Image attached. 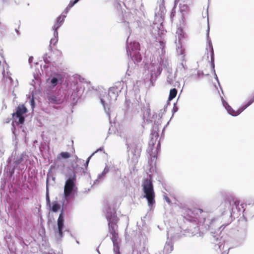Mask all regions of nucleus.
<instances>
[{
    "label": "nucleus",
    "mask_w": 254,
    "mask_h": 254,
    "mask_svg": "<svg viewBox=\"0 0 254 254\" xmlns=\"http://www.w3.org/2000/svg\"><path fill=\"white\" fill-rule=\"evenodd\" d=\"M159 5L156 7L155 11V16L162 18L165 13L166 9L164 5V0L158 2Z\"/></svg>",
    "instance_id": "obj_9"
},
{
    "label": "nucleus",
    "mask_w": 254,
    "mask_h": 254,
    "mask_svg": "<svg viewBox=\"0 0 254 254\" xmlns=\"http://www.w3.org/2000/svg\"><path fill=\"white\" fill-rule=\"evenodd\" d=\"M15 32H18L19 31H18V30L17 29H15Z\"/></svg>",
    "instance_id": "obj_33"
},
{
    "label": "nucleus",
    "mask_w": 254,
    "mask_h": 254,
    "mask_svg": "<svg viewBox=\"0 0 254 254\" xmlns=\"http://www.w3.org/2000/svg\"><path fill=\"white\" fill-rule=\"evenodd\" d=\"M52 204L51 209L54 212H57L61 208L60 204L57 201L53 202Z\"/></svg>",
    "instance_id": "obj_15"
},
{
    "label": "nucleus",
    "mask_w": 254,
    "mask_h": 254,
    "mask_svg": "<svg viewBox=\"0 0 254 254\" xmlns=\"http://www.w3.org/2000/svg\"><path fill=\"white\" fill-rule=\"evenodd\" d=\"M226 110L228 112L233 116H236L239 115L242 111H243L245 109H244V106L241 108L237 111H235L233 110L231 106L228 105H227V106L225 107Z\"/></svg>",
    "instance_id": "obj_11"
},
{
    "label": "nucleus",
    "mask_w": 254,
    "mask_h": 254,
    "mask_svg": "<svg viewBox=\"0 0 254 254\" xmlns=\"http://www.w3.org/2000/svg\"><path fill=\"white\" fill-rule=\"evenodd\" d=\"M27 112V109L23 104H19L16 108L15 112L12 113V118L16 125L22 124L25 121L24 115Z\"/></svg>",
    "instance_id": "obj_5"
},
{
    "label": "nucleus",
    "mask_w": 254,
    "mask_h": 254,
    "mask_svg": "<svg viewBox=\"0 0 254 254\" xmlns=\"http://www.w3.org/2000/svg\"><path fill=\"white\" fill-rule=\"evenodd\" d=\"M177 90L176 88H173L170 90L169 96V100L171 101L174 99L177 95Z\"/></svg>",
    "instance_id": "obj_14"
},
{
    "label": "nucleus",
    "mask_w": 254,
    "mask_h": 254,
    "mask_svg": "<svg viewBox=\"0 0 254 254\" xmlns=\"http://www.w3.org/2000/svg\"><path fill=\"white\" fill-rule=\"evenodd\" d=\"M57 222L58 233L60 237H62L63 236V230L64 227V212L63 209L61 211Z\"/></svg>",
    "instance_id": "obj_7"
},
{
    "label": "nucleus",
    "mask_w": 254,
    "mask_h": 254,
    "mask_svg": "<svg viewBox=\"0 0 254 254\" xmlns=\"http://www.w3.org/2000/svg\"><path fill=\"white\" fill-rule=\"evenodd\" d=\"M206 14H207V15L208 16V9H207Z\"/></svg>",
    "instance_id": "obj_34"
},
{
    "label": "nucleus",
    "mask_w": 254,
    "mask_h": 254,
    "mask_svg": "<svg viewBox=\"0 0 254 254\" xmlns=\"http://www.w3.org/2000/svg\"><path fill=\"white\" fill-rule=\"evenodd\" d=\"M66 17V15H64L62 14L60 15L57 19V22L55 24H54L52 27L53 30L55 32H57L58 28L61 26L64 20V18Z\"/></svg>",
    "instance_id": "obj_10"
},
{
    "label": "nucleus",
    "mask_w": 254,
    "mask_h": 254,
    "mask_svg": "<svg viewBox=\"0 0 254 254\" xmlns=\"http://www.w3.org/2000/svg\"><path fill=\"white\" fill-rule=\"evenodd\" d=\"M57 77H53L51 80V83L53 87L58 84L59 81H62L63 78V75L60 74H57Z\"/></svg>",
    "instance_id": "obj_12"
},
{
    "label": "nucleus",
    "mask_w": 254,
    "mask_h": 254,
    "mask_svg": "<svg viewBox=\"0 0 254 254\" xmlns=\"http://www.w3.org/2000/svg\"><path fill=\"white\" fill-rule=\"evenodd\" d=\"M58 33H54V36L55 37L54 38H52L50 41L51 44H53L55 45L56 43H57L58 39Z\"/></svg>",
    "instance_id": "obj_21"
},
{
    "label": "nucleus",
    "mask_w": 254,
    "mask_h": 254,
    "mask_svg": "<svg viewBox=\"0 0 254 254\" xmlns=\"http://www.w3.org/2000/svg\"><path fill=\"white\" fill-rule=\"evenodd\" d=\"M60 156L64 159L69 158L70 157V154L67 152H62L60 154Z\"/></svg>",
    "instance_id": "obj_19"
},
{
    "label": "nucleus",
    "mask_w": 254,
    "mask_h": 254,
    "mask_svg": "<svg viewBox=\"0 0 254 254\" xmlns=\"http://www.w3.org/2000/svg\"><path fill=\"white\" fill-rule=\"evenodd\" d=\"M186 7H187V6H186L185 5H184L183 6H182L181 8L182 10H185V9Z\"/></svg>",
    "instance_id": "obj_27"
},
{
    "label": "nucleus",
    "mask_w": 254,
    "mask_h": 254,
    "mask_svg": "<svg viewBox=\"0 0 254 254\" xmlns=\"http://www.w3.org/2000/svg\"><path fill=\"white\" fill-rule=\"evenodd\" d=\"M6 64L5 63V59L3 56L2 53L0 52V67H2L1 71L3 75V78L4 80H7V79H8L10 81V82H11L12 81V78H11V77L8 75L7 72L6 73L7 75H6L5 72L4 67L6 65Z\"/></svg>",
    "instance_id": "obj_8"
},
{
    "label": "nucleus",
    "mask_w": 254,
    "mask_h": 254,
    "mask_svg": "<svg viewBox=\"0 0 254 254\" xmlns=\"http://www.w3.org/2000/svg\"><path fill=\"white\" fill-rule=\"evenodd\" d=\"M209 48L211 52V65H212V68H214V52H213V47H212V45L211 43H209Z\"/></svg>",
    "instance_id": "obj_16"
},
{
    "label": "nucleus",
    "mask_w": 254,
    "mask_h": 254,
    "mask_svg": "<svg viewBox=\"0 0 254 254\" xmlns=\"http://www.w3.org/2000/svg\"><path fill=\"white\" fill-rule=\"evenodd\" d=\"M121 83H116L114 85L109 89L108 92L101 99V103L105 105V102L110 103L117 100L119 93L121 91Z\"/></svg>",
    "instance_id": "obj_2"
},
{
    "label": "nucleus",
    "mask_w": 254,
    "mask_h": 254,
    "mask_svg": "<svg viewBox=\"0 0 254 254\" xmlns=\"http://www.w3.org/2000/svg\"><path fill=\"white\" fill-rule=\"evenodd\" d=\"M142 187L144 197L146 198L148 205L152 206L155 203V194L151 176H149V178L142 180Z\"/></svg>",
    "instance_id": "obj_1"
},
{
    "label": "nucleus",
    "mask_w": 254,
    "mask_h": 254,
    "mask_svg": "<svg viewBox=\"0 0 254 254\" xmlns=\"http://www.w3.org/2000/svg\"><path fill=\"white\" fill-rule=\"evenodd\" d=\"M209 25H208V27H207V31L206 32H209Z\"/></svg>",
    "instance_id": "obj_30"
},
{
    "label": "nucleus",
    "mask_w": 254,
    "mask_h": 254,
    "mask_svg": "<svg viewBox=\"0 0 254 254\" xmlns=\"http://www.w3.org/2000/svg\"><path fill=\"white\" fill-rule=\"evenodd\" d=\"M48 181L49 179L47 178L46 181V201L47 203L50 205V199L49 195Z\"/></svg>",
    "instance_id": "obj_18"
},
{
    "label": "nucleus",
    "mask_w": 254,
    "mask_h": 254,
    "mask_svg": "<svg viewBox=\"0 0 254 254\" xmlns=\"http://www.w3.org/2000/svg\"><path fill=\"white\" fill-rule=\"evenodd\" d=\"M238 204H239V203H238L237 201H235V204L236 205H238Z\"/></svg>",
    "instance_id": "obj_32"
},
{
    "label": "nucleus",
    "mask_w": 254,
    "mask_h": 254,
    "mask_svg": "<svg viewBox=\"0 0 254 254\" xmlns=\"http://www.w3.org/2000/svg\"><path fill=\"white\" fill-rule=\"evenodd\" d=\"M163 33H158V37H156V41L160 43V48L163 50L165 46V43L163 41V39L162 38V35Z\"/></svg>",
    "instance_id": "obj_13"
},
{
    "label": "nucleus",
    "mask_w": 254,
    "mask_h": 254,
    "mask_svg": "<svg viewBox=\"0 0 254 254\" xmlns=\"http://www.w3.org/2000/svg\"><path fill=\"white\" fill-rule=\"evenodd\" d=\"M31 102L32 105L33 106V104H34V100H33V99H32Z\"/></svg>",
    "instance_id": "obj_31"
},
{
    "label": "nucleus",
    "mask_w": 254,
    "mask_h": 254,
    "mask_svg": "<svg viewBox=\"0 0 254 254\" xmlns=\"http://www.w3.org/2000/svg\"><path fill=\"white\" fill-rule=\"evenodd\" d=\"M161 27H162L161 24L154 23L153 26V29L155 30V32H158L159 30L162 32V30L160 29Z\"/></svg>",
    "instance_id": "obj_20"
},
{
    "label": "nucleus",
    "mask_w": 254,
    "mask_h": 254,
    "mask_svg": "<svg viewBox=\"0 0 254 254\" xmlns=\"http://www.w3.org/2000/svg\"><path fill=\"white\" fill-rule=\"evenodd\" d=\"M91 157V156L89 157L88 158L87 161H86V164L87 166V165H88V163H89V159H90Z\"/></svg>",
    "instance_id": "obj_29"
},
{
    "label": "nucleus",
    "mask_w": 254,
    "mask_h": 254,
    "mask_svg": "<svg viewBox=\"0 0 254 254\" xmlns=\"http://www.w3.org/2000/svg\"><path fill=\"white\" fill-rule=\"evenodd\" d=\"M166 200L168 203H170V199L167 196H166Z\"/></svg>",
    "instance_id": "obj_28"
},
{
    "label": "nucleus",
    "mask_w": 254,
    "mask_h": 254,
    "mask_svg": "<svg viewBox=\"0 0 254 254\" xmlns=\"http://www.w3.org/2000/svg\"><path fill=\"white\" fill-rule=\"evenodd\" d=\"M47 99L48 101L52 103L56 104L58 103L57 98L55 95H48L47 96Z\"/></svg>",
    "instance_id": "obj_17"
},
{
    "label": "nucleus",
    "mask_w": 254,
    "mask_h": 254,
    "mask_svg": "<svg viewBox=\"0 0 254 254\" xmlns=\"http://www.w3.org/2000/svg\"><path fill=\"white\" fill-rule=\"evenodd\" d=\"M70 8L68 7V6H67L66 7V8L65 9V10H64V11L63 12V13L62 14H63L64 15H66L67 14V13H68V10Z\"/></svg>",
    "instance_id": "obj_26"
},
{
    "label": "nucleus",
    "mask_w": 254,
    "mask_h": 254,
    "mask_svg": "<svg viewBox=\"0 0 254 254\" xmlns=\"http://www.w3.org/2000/svg\"><path fill=\"white\" fill-rule=\"evenodd\" d=\"M203 212V210L200 208H196L194 209L192 212L193 215L201 214Z\"/></svg>",
    "instance_id": "obj_22"
},
{
    "label": "nucleus",
    "mask_w": 254,
    "mask_h": 254,
    "mask_svg": "<svg viewBox=\"0 0 254 254\" xmlns=\"http://www.w3.org/2000/svg\"><path fill=\"white\" fill-rule=\"evenodd\" d=\"M140 45L138 42L130 43L127 48L128 56H130L133 61L138 63L141 61V55L139 54Z\"/></svg>",
    "instance_id": "obj_4"
},
{
    "label": "nucleus",
    "mask_w": 254,
    "mask_h": 254,
    "mask_svg": "<svg viewBox=\"0 0 254 254\" xmlns=\"http://www.w3.org/2000/svg\"><path fill=\"white\" fill-rule=\"evenodd\" d=\"M79 0H70L68 6L69 8H71L72 7L74 6Z\"/></svg>",
    "instance_id": "obj_24"
},
{
    "label": "nucleus",
    "mask_w": 254,
    "mask_h": 254,
    "mask_svg": "<svg viewBox=\"0 0 254 254\" xmlns=\"http://www.w3.org/2000/svg\"><path fill=\"white\" fill-rule=\"evenodd\" d=\"M184 33H179L178 34V42L180 44H182V39L184 38Z\"/></svg>",
    "instance_id": "obj_23"
},
{
    "label": "nucleus",
    "mask_w": 254,
    "mask_h": 254,
    "mask_svg": "<svg viewBox=\"0 0 254 254\" xmlns=\"http://www.w3.org/2000/svg\"><path fill=\"white\" fill-rule=\"evenodd\" d=\"M117 227V226L116 223H113L111 220H109L108 222V228L109 232L110 234L111 235V240L113 243L114 246H116L117 245V248L118 249H119V246H118L117 241L119 238L118 233L116 232V229Z\"/></svg>",
    "instance_id": "obj_6"
},
{
    "label": "nucleus",
    "mask_w": 254,
    "mask_h": 254,
    "mask_svg": "<svg viewBox=\"0 0 254 254\" xmlns=\"http://www.w3.org/2000/svg\"><path fill=\"white\" fill-rule=\"evenodd\" d=\"M76 177L74 172L69 175L65 182L64 195L66 200H68L72 193L75 190Z\"/></svg>",
    "instance_id": "obj_3"
},
{
    "label": "nucleus",
    "mask_w": 254,
    "mask_h": 254,
    "mask_svg": "<svg viewBox=\"0 0 254 254\" xmlns=\"http://www.w3.org/2000/svg\"><path fill=\"white\" fill-rule=\"evenodd\" d=\"M254 102V95L253 97L249 101V102L244 106V109H246L250 105H251Z\"/></svg>",
    "instance_id": "obj_25"
}]
</instances>
